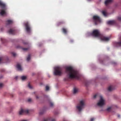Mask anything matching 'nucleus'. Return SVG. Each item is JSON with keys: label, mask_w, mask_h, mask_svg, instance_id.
<instances>
[{"label": "nucleus", "mask_w": 121, "mask_h": 121, "mask_svg": "<svg viewBox=\"0 0 121 121\" xmlns=\"http://www.w3.org/2000/svg\"><path fill=\"white\" fill-rule=\"evenodd\" d=\"M100 99L97 104L98 106H102L105 104V100L103 99L102 96H100Z\"/></svg>", "instance_id": "5"}, {"label": "nucleus", "mask_w": 121, "mask_h": 121, "mask_svg": "<svg viewBox=\"0 0 121 121\" xmlns=\"http://www.w3.org/2000/svg\"><path fill=\"white\" fill-rule=\"evenodd\" d=\"M78 91V90L75 88L73 89V93L74 94L76 93Z\"/></svg>", "instance_id": "23"}, {"label": "nucleus", "mask_w": 121, "mask_h": 121, "mask_svg": "<svg viewBox=\"0 0 121 121\" xmlns=\"http://www.w3.org/2000/svg\"><path fill=\"white\" fill-rule=\"evenodd\" d=\"M91 35L95 37H99L100 39L102 41H108L110 39L109 37H106L100 34L99 31L98 30H95L93 31Z\"/></svg>", "instance_id": "2"}, {"label": "nucleus", "mask_w": 121, "mask_h": 121, "mask_svg": "<svg viewBox=\"0 0 121 121\" xmlns=\"http://www.w3.org/2000/svg\"><path fill=\"white\" fill-rule=\"evenodd\" d=\"M62 30V32L65 34H66L67 33V31L66 29L64 28H63Z\"/></svg>", "instance_id": "18"}, {"label": "nucleus", "mask_w": 121, "mask_h": 121, "mask_svg": "<svg viewBox=\"0 0 121 121\" xmlns=\"http://www.w3.org/2000/svg\"><path fill=\"white\" fill-rule=\"evenodd\" d=\"M73 42V40H72L71 39L70 40V42L71 43H72Z\"/></svg>", "instance_id": "37"}, {"label": "nucleus", "mask_w": 121, "mask_h": 121, "mask_svg": "<svg viewBox=\"0 0 121 121\" xmlns=\"http://www.w3.org/2000/svg\"><path fill=\"white\" fill-rule=\"evenodd\" d=\"M55 121V119H52L51 118H49L44 119L42 121Z\"/></svg>", "instance_id": "12"}, {"label": "nucleus", "mask_w": 121, "mask_h": 121, "mask_svg": "<svg viewBox=\"0 0 121 121\" xmlns=\"http://www.w3.org/2000/svg\"><path fill=\"white\" fill-rule=\"evenodd\" d=\"M25 25L26 31L28 32H30V28L29 23L28 22H26L25 23Z\"/></svg>", "instance_id": "8"}, {"label": "nucleus", "mask_w": 121, "mask_h": 121, "mask_svg": "<svg viewBox=\"0 0 121 121\" xmlns=\"http://www.w3.org/2000/svg\"><path fill=\"white\" fill-rule=\"evenodd\" d=\"M21 121H27L26 120H22Z\"/></svg>", "instance_id": "43"}, {"label": "nucleus", "mask_w": 121, "mask_h": 121, "mask_svg": "<svg viewBox=\"0 0 121 121\" xmlns=\"http://www.w3.org/2000/svg\"><path fill=\"white\" fill-rule=\"evenodd\" d=\"M96 96H97V95H95L94 96V98H95L96 97Z\"/></svg>", "instance_id": "38"}, {"label": "nucleus", "mask_w": 121, "mask_h": 121, "mask_svg": "<svg viewBox=\"0 0 121 121\" xmlns=\"http://www.w3.org/2000/svg\"><path fill=\"white\" fill-rule=\"evenodd\" d=\"M36 99H38L39 98V97H38L37 96H36Z\"/></svg>", "instance_id": "39"}, {"label": "nucleus", "mask_w": 121, "mask_h": 121, "mask_svg": "<svg viewBox=\"0 0 121 121\" xmlns=\"http://www.w3.org/2000/svg\"><path fill=\"white\" fill-rule=\"evenodd\" d=\"M108 91H112L113 90L112 87L111 86L108 87Z\"/></svg>", "instance_id": "19"}, {"label": "nucleus", "mask_w": 121, "mask_h": 121, "mask_svg": "<svg viewBox=\"0 0 121 121\" xmlns=\"http://www.w3.org/2000/svg\"><path fill=\"white\" fill-rule=\"evenodd\" d=\"M112 1V0H106L105 2V4L106 5L110 3Z\"/></svg>", "instance_id": "15"}, {"label": "nucleus", "mask_w": 121, "mask_h": 121, "mask_svg": "<svg viewBox=\"0 0 121 121\" xmlns=\"http://www.w3.org/2000/svg\"><path fill=\"white\" fill-rule=\"evenodd\" d=\"M30 59V54L28 55L27 58V61H29Z\"/></svg>", "instance_id": "24"}, {"label": "nucleus", "mask_w": 121, "mask_h": 121, "mask_svg": "<svg viewBox=\"0 0 121 121\" xmlns=\"http://www.w3.org/2000/svg\"><path fill=\"white\" fill-rule=\"evenodd\" d=\"M114 64H116V63L115 62H114Z\"/></svg>", "instance_id": "46"}, {"label": "nucleus", "mask_w": 121, "mask_h": 121, "mask_svg": "<svg viewBox=\"0 0 121 121\" xmlns=\"http://www.w3.org/2000/svg\"><path fill=\"white\" fill-rule=\"evenodd\" d=\"M84 100H82L80 101L78 105L76 108L79 112H80L84 108Z\"/></svg>", "instance_id": "4"}, {"label": "nucleus", "mask_w": 121, "mask_h": 121, "mask_svg": "<svg viewBox=\"0 0 121 121\" xmlns=\"http://www.w3.org/2000/svg\"><path fill=\"white\" fill-rule=\"evenodd\" d=\"M116 23V21L114 20L110 21L107 22V23L108 24L112 25Z\"/></svg>", "instance_id": "13"}, {"label": "nucleus", "mask_w": 121, "mask_h": 121, "mask_svg": "<svg viewBox=\"0 0 121 121\" xmlns=\"http://www.w3.org/2000/svg\"><path fill=\"white\" fill-rule=\"evenodd\" d=\"M29 48H22V49L24 51H26L28 50L29 49Z\"/></svg>", "instance_id": "27"}, {"label": "nucleus", "mask_w": 121, "mask_h": 121, "mask_svg": "<svg viewBox=\"0 0 121 121\" xmlns=\"http://www.w3.org/2000/svg\"><path fill=\"white\" fill-rule=\"evenodd\" d=\"M29 112V111L28 110H23L21 109L19 112L20 115H22L25 113H27Z\"/></svg>", "instance_id": "9"}, {"label": "nucleus", "mask_w": 121, "mask_h": 121, "mask_svg": "<svg viewBox=\"0 0 121 121\" xmlns=\"http://www.w3.org/2000/svg\"><path fill=\"white\" fill-rule=\"evenodd\" d=\"M4 71V70L3 69H2V70L1 71Z\"/></svg>", "instance_id": "45"}, {"label": "nucleus", "mask_w": 121, "mask_h": 121, "mask_svg": "<svg viewBox=\"0 0 121 121\" xmlns=\"http://www.w3.org/2000/svg\"><path fill=\"white\" fill-rule=\"evenodd\" d=\"M12 54L13 56H15L16 55V54L14 52H13L12 53Z\"/></svg>", "instance_id": "32"}, {"label": "nucleus", "mask_w": 121, "mask_h": 121, "mask_svg": "<svg viewBox=\"0 0 121 121\" xmlns=\"http://www.w3.org/2000/svg\"><path fill=\"white\" fill-rule=\"evenodd\" d=\"M45 110L44 109H43L42 110L40 111L39 112V114L40 115L43 114L44 112L45 111Z\"/></svg>", "instance_id": "21"}, {"label": "nucleus", "mask_w": 121, "mask_h": 121, "mask_svg": "<svg viewBox=\"0 0 121 121\" xmlns=\"http://www.w3.org/2000/svg\"><path fill=\"white\" fill-rule=\"evenodd\" d=\"M28 86L31 89L32 88V87L30 85V83H29Z\"/></svg>", "instance_id": "30"}, {"label": "nucleus", "mask_w": 121, "mask_h": 121, "mask_svg": "<svg viewBox=\"0 0 121 121\" xmlns=\"http://www.w3.org/2000/svg\"><path fill=\"white\" fill-rule=\"evenodd\" d=\"M94 120V119L93 118H91V121H93Z\"/></svg>", "instance_id": "36"}, {"label": "nucleus", "mask_w": 121, "mask_h": 121, "mask_svg": "<svg viewBox=\"0 0 121 121\" xmlns=\"http://www.w3.org/2000/svg\"><path fill=\"white\" fill-rule=\"evenodd\" d=\"M103 14L105 16H107V13L106 12L104 11H103L102 12Z\"/></svg>", "instance_id": "25"}, {"label": "nucleus", "mask_w": 121, "mask_h": 121, "mask_svg": "<svg viewBox=\"0 0 121 121\" xmlns=\"http://www.w3.org/2000/svg\"><path fill=\"white\" fill-rule=\"evenodd\" d=\"M3 85L2 84L0 83V87H1Z\"/></svg>", "instance_id": "35"}, {"label": "nucleus", "mask_w": 121, "mask_h": 121, "mask_svg": "<svg viewBox=\"0 0 121 121\" xmlns=\"http://www.w3.org/2000/svg\"><path fill=\"white\" fill-rule=\"evenodd\" d=\"M13 23L12 21L10 20H8L6 21L7 25H9L12 24Z\"/></svg>", "instance_id": "17"}, {"label": "nucleus", "mask_w": 121, "mask_h": 121, "mask_svg": "<svg viewBox=\"0 0 121 121\" xmlns=\"http://www.w3.org/2000/svg\"><path fill=\"white\" fill-rule=\"evenodd\" d=\"M0 14L2 16L6 15L7 13L5 10L1 9L0 10Z\"/></svg>", "instance_id": "11"}, {"label": "nucleus", "mask_w": 121, "mask_h": 121, "mask_svg": "<svg viewBox=\"0 0 121 121\" xmlns=\"http://www.w3.org/2000/svg\"><path fill=\"white\" fill-rule=\"evenodd\" d=\"M118 117L119 118H120V115H118Z\"/></svg>", "instance_id": "41"}, {"label": "nucleus", "mask_w": 121, "mask_h": 121, "mask_svg": "<svg viewBox=\"0 0 121 121\" xmlns=\"http://www.w3.org/2000/svg\"><path fill=\"white\" fill-rule=\"evenodd\" d=\"M1 40L2 42L3 43H4L6 41L5 39L3 38H1Z\"/></svg>", "instance_id": "26"}, {"label": "nucleus", "mask_w": 121, "mask_h": 121, "mask_svg": "<svg viewBox=\"0 0 121 121\" xmlns=\"http://www.w3.org/2000/svg\"><path fill=\"white\" fill-rule=\"evenodd\" d=\"M0 78H1V77H0Z\"/></svg>", "instance_id": "48"}, {"label": "nucleus", "mask_w": 121, "mask_h": 121, "mask_svg": "<svg viewBox=\"0 0 121 121\" xmlns=\"http://www.w3.org/2000/svg\"><path fill=\"white\" fill-rule=\"evenodd\" d=\"M5 121H10L9 120H6Z\"/></svg>", "instance_id": "44"}, {"label": "nucleus", "mask_w": 121, "mask_h": 121, "mask_svg": "<svg viewBox=\"0 0 121 121\" xmlns=\"http://www.w3.org/2000/svg\"><path fill=\"white\" fill-rule=\"evenodd\" d=\"M26 77L25 76H23L21 77V78L23 81L25 80L26 79Z\"/></svg>", "instance_id": "22"}, {"label": "nucleus", "mask_w": 121, "mask_h": 121, "mask_svg": "<svg viewBox=\"0 0 121 121\" xmlns=\"http://www.w3.org/2000/svg\"><path fill=\"white\" fill-rule=\"evenodd\" d=\"M49 89V87L48 86H46V90L47 91H48Z\"/></svg>", "instance_id": "29"}, {"label": "nucleus", "mask_w": 121, "mask_h": 121, "mask_svg": "<svg viewBox=\"0 0 121 121\" xmlns=\"http://www.w3.org/2000/svg\"><path fill=\"white\" fill-rule=\"evenodd\" d=\"M118 19L120 21H121V16L118 17Z\"/></svg>", "instance_id": "34"}, {"label": "nucleus", "mask_w": 121, "mask_h": 121, "mask_svg": "<svg viewBox=\"0 0 121 121\" xmlns=\"http://www.w3.org/2000/svg\"><path fill=\"white\" fill-rule=\"evenodd\" d=\"M16 67L19 70L21 71L22 70L21 65L19 64H17Z\"/></svg>", "instance_id": "14"}, {"label": "nucleus", "mask_w": 121, "mask_h": 121, "mask_svg": "<svg viewBox=\"0 0 121 121\" xmlns=\"http://www.w3.org/2000/svg\"><path fill=\"white\" fill-rule=\"evenodd\" d=\"M50 106L51 107L53 106L54 105L53 103L52 102H50Z\"/></svg>", "instance_id": "31"}, {"label": "nucleus", "mask_w": 121, "mask_h": 121, "mask_svg": "<svg viewBox=\"0 0 121 121\" xmlns=\"http://www.w3.org/2000/svg\"><path fill=\"white\" fill-rule=\"evenodd\" d=\"M62 73V69L60 67H57L55 68L54 74L55 75L60 76Z\"/></svg>", "instance_id": "3"}, {"label": "nucleus", "mask_w": 121, "mask_h": 121, "mask_svg": "<svg viewBox=\"0 0 121 121\" xmlns=\"http://www.w3.org/2000/svg\"><path fill=\"white\" fill-rule=\"evenodd\" d=\"M16 31L15 30L10 29L8 31V32L10 34H14L16 33Z\"/></svg>", "instance_id": "10"}, {"label": "nucleus", "mask_w": 121, "mask_h": 121, "mask_svg": "<svg viewBox=\"0 0 121 121\" xmlns=\"http://www.w3.org/2000/svg\"><path fill=\"white\" fill-rule=\"evenodd\" d=\"M64 23V21H61V22H58L57 23V25L58 26H59V25H60L62 24H63Z\"/></svg>", "instance_id": "20"}, {"label": "nucleus", "mask_w": 121, "mask_h": 121, "mask_svg": "<svg viewBox=\"0 0 121 121\" xmlns=\"http://www.w3.org/2000/svg\"><path fill=\"white\" fill-rule=\"evenodd\" d=\"M65 72L69 76L70 78H77L78 77V72L74 70L72 67L69 66L65 68Z\"/></svg>", "instance_id": "1"}, {"label": "nucleus", "mask_w": 121, "mask_h": 121, "mask_svg": "<svg viewBox=\"0 0 121 121\" xmlns=\"http://www.w3.org/2000/svg\"><path fill=\"white\" fill-rule=\"evenodd\" d=\"M17 48H19V47L18 46H17Z\"/></svg>", "instance_id": "47"}, {"label": "nucleus", "mask_w": 121, "mask_h": 121, "mask_svg": "<svg viewBox=\"0 0 121 121\" xmlns=\"http://www.w3.org/2000/svg\"><path fill=\"white\" fill-rule=\"evenodd\" d=\"M111 107H109L106 110L108 111H110L111 110Z\"/></svg>", "instance_id": "28"}, {"label": "nucleus", "mask_w": 121, "mask_h": 121, "mask_svg": "<svg viewBox=\"0 0 121 121\" xmlns=\"http://www.w3.org/2000/svg\"><path fill=\"white\" fill-rule=\"evenodd\" d=\"M93 19L95 22V25H97L98 22H100V20L99 17L97 16H94L93 17Z\"/></svg>", "instance_id": "6"}, {"label": "nucleus", "mask_w": 121, "mask_h": 121, "mask_svg": "<svg viewBox=\"0 0 121 121\" xmlns=\"http://www.w3.org/2000/svg\"><path fill=\"white\" fill-rule=\"evenodd\" d=\"M0 6H1L2 8L4 9L5 8V4L0 1Z\"/></svg>", "instance_id": "16"}, {"label": "nucleus", "mask_w": 121, "mask_h": 121, "mask_svg": "<svg viewBox=\"0 0 121 121\" xmlns=\"http://www.w3.org/2000/svg\"><path fill=\"white\" fill-rule=\"evenodd\" d=\"M27 101L28 102H30L31 101V99L30 98H29L28 99Z\"/></svg>", "instance_id": "33"}, {"label": "nucleus", "mask_w": 121, "mask_h": 121, "mask_svg": "<svg viewBox=\"0 0 121 121\" xmlns=\"http://www.w3.org/2000/svg\"><path fill=\"white\" fill-rule=\"evenodd\" d=\"M8 58L6 57V58L4 57H0V63L1 62H7L8 61Z\"/></svg>", "instance_id": "7"}, {"label": "nucleus", "mask_w": 121, "mask_h": 121, "mask_svg": "<svg viewBox=\"0 0 121 121\" xmlns=\"http://www.w3.org/2000/svg\"><path fill=\"white\" fill-rule=\"evenodd\" d=\"M23 43L24 44H26L28 43L27 42H26V43L24 42Z\"/></svg>", "instance_id": "40"}, {"label": "nucleus", "mask_w": 121, "mask_h": 121, "mask_svg": "<svg viewBox=\"0 0 121 121\" xmlns=\"http://www.w3.org/2000/svg\"><path fill=\"white\" fill-rule=\"evenodd\" d=\"M17 76H16L15 77V78L16 79H17Z\"/></svg>", "instance_id": "42"}]
</instances>
